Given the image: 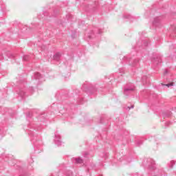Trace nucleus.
Instances as JSON below:
<instances>
[{
    "mask_svg": "<svg viewBox=\"0 0 176 176\" xmlns=\"http://www.w3.org/2000/svg\"><path fill=\"white\" fill-rule=\"evenodd\" d=\"M134 87L132 86V87H128V88H124V94H125V96H127V94L131 92V91H134Z\"/></svg>",
    "mask_w": 176,
    "mask_h": 176,
    "instance_id": "nucleus-1",
    "label": "nucleus"
},
{
    "mask_svg": "<svg viewBox=\"0 0 176 176\" xmlns=\"http://www.w3.org/2000/svg\"><path fill=\"white\" fill-rule=\"evenodd\" d=\"M60 57H61V54L58 52L54 55V60H55V61H60Z\"/></svg>",
    "mask_w": 176,
    "mask_h": 176,
    "instance_id": "nucleus-2",
    "label": "nucleus"
},
{
    "mask_svg": "<svg viewBox=\"0 0 176 176\" xmlns=\"http://www.w3.org/2000/svg\"><path fill=\"white\" fill-rule=\"evenodd\" d=\"M56 140H55V142L57 145H61V140H60V135H56Z\"/></svg>",
    "mask_w": 176,
    "mask_h": 176,
    "instance_id": "nucleus-3",
    "label": "nucleus"
},
{
    "mask_svg": "<svg viewBox=\"0 0 176 176\" xmlns=\"http://www.w3.org/2000/svg\"><path fill=\"white\" fill-rule=\"evenodd\" d=\"M76 163H78V164H82V163H83V160H82L80 157L76 158Z\"/></svg>",
    "mask_w": 176,
    "mask_h": 176,
    "instance_id": "nucleus-4",
    "label": "nucleus"
},
{
    "mask_svg": "<svg viewBox=\"0 0 176 176\" xmlns=\"http://www.w3.org/2000/svg\"><path fill=\"white\" fill-rule=\"evenodd\" d=\"M34 78H35V79H41V74H39V73H36V74H34Z\"/></svg>",
    "mask_w": 176,
    "mask_h": 176,
    "instance_id": "nucleus-5",
    "label": "nucleus"
},
{
    "mask_svg": "<svg viewBox=\"0 0 176 176\" xmlns=\"http://www.w3.org/2000/svg\"><path fill=\"white\" fill-rule=\"evenodd\" d=\"M154 64H159V63H162V59L157 58L153 60Z\"/></svg>",
    "mask_w": 176,
    "mask_h": 176,
    "instance_id": "nucleus-6",
    "label": "nucleus"
},
{
    "mask_svg": "<svg viewBox=\"0 0 176 176\" xmlns=\"http://www.w3.org/2000/svg\"><path fill=\"white\" fill-rule=\"evenodd\" d=\"M162 86H166L167 87H171V86H173L174 85V82H170L169 84H166V85H164V84H162Z\"/></svg>",
    "mask_w": 176,
    "mask_h": 176,
    "instance_id": "nucleus-7",
    "label": "nucleus"
},
{
    "mask_svg": "<svg viewBox=\"0 0 176 176\" xmlns=\"http://www.w3.org/2000/svg\"><path fill=\"white\" fill-rule=\"evenodd\" d=\"M28 58H30V56H28V55H25V56H23V60H24V61H28Z\"/></svg>",
    "mask_w": 176,
    "mask_h": 176,
    "instance_id": "nucleus-8",
    "label": "nucleus"
},
{
    "mask_svg": "<svg viewBox=\"0 0 176 176\" xmlns=\"http://www.w3.org/2000/svg\"><path fill=\"white\" fill-rule=\"evenodd\" d=\"M19 95L21 96V97H24V91H20Z\"/></svg>",
    "mask_w": 176,
    "mask_h": 176,
    "instance_id": "nucleus-9",
    "label": "nucleus"
},
{
    "mask_svg": "<svg viewBox=\"0 0 176 176\" xmlns=\"http://www.w3.org/2000/svg\"><path fill=\"white\" fill-rule=\"evenodd\" d=\"M157 21V19H155L154 20V22H153V24H156V22Z\"/></svg>",
    "mask_w": 176,
    "mask_h": 176,
    "instance_id": "nucleus-10",
    "label": "nucleus"
},
{
    "mask_svg": "<svg viewBox=\"0 0 176 176\" xmlns=\"http://www.w3.org/2000/svg\"><path fill=\"white\" fill-rule=\"evenodd\" d=\"M2 58H3V56L0 55V60H2Z\"/></svg>",
    "mask_w": 176,
    "mask_h": 176,
    "instance_id": "nucleus-11",
    "label": "nucleus"
},
{
    "mask_svg": "<svg viewBox=\"0 0 176 176\" xmlns=\"http://www.w3.org/2000/svg\"><path fill=\"white\" fill-rule=\"evenodd\" d=\"M144 79H146V76H144L143 78H142V81L144 82Z\"/></svg>",
    "mask_w": 176,
    "mask_h": 176,
    "instance_id": "nucleus-12",
    "label": "nucleus"
},
{
    "mask_svg": "<svg viewBox=\"0 0 176 176\" xmlns=\"http://www.w3.org/2000/svg\"><path fill=\"white\" fill-rule=\"evenodd\" d=\"M151 164H152V166H153V164H155V161H153V162H151Z\"/></svg>",
    "mask_w": 176,
    "mask_h": 176,
    "instance_id": "nucleus-13",
    "label": "nucleus"
},
{
    "mask_svg": "<svg viewBox=\"0 0 176 176\" xmlns=\"http://www.w3.org/2000/svg\"><path fill=\"white\" fill-rule=\"evenodd\" d=\"M167 70H165V72H164V74H167Z\"/></svg>",
    "mask_w": 176,
    "mask_h": 176,
    "instance_id": "nucleus-14",
    "label": "nucleus"
},
{
    "mask_svg": "<svg viewBox=\"0 0 176 176\" xmlns=\"http://www.w3.org/2000/svg\"><path fill=\"white\" fill-rule=\"evenodd\" d=\"M131 108H134V106H133V105H132Z\"/></svg>",
    "mask_w": 176,
    "mask_h": 176,
    "instance_id": "nucleus-15",
    "label": "nucleus"
}]
</instances>
